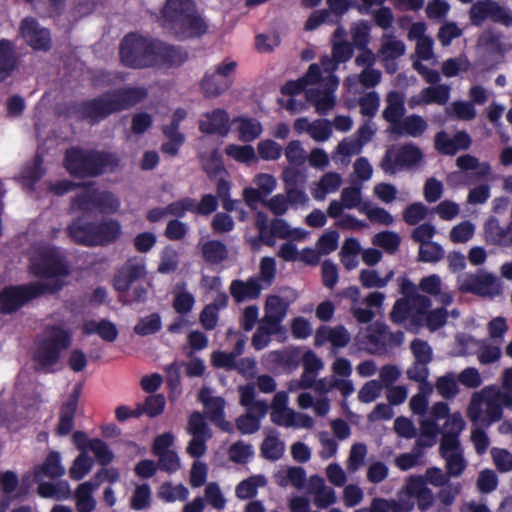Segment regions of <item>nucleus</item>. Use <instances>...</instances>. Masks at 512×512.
Here are the masks:
<instances>
[{"label": "nucleus", "instance_id": "nucleus-1", "mask_svg": "<svg viewBox=\"0 0 512 512\" xmlns=\"http://www.w3.org/2000/svg\"><path fill=\"white\" fill-rule=\"evenodd\" d=\"M31 271L44 280L20 286H9L0 292V310L11 313L29 300L46 292H53L63 285L62 279L67 276L68 269L60 254L50 247L42 248L33 257Z\"/></svg>", "mask_w": 512, "mask_h": 512}, {"label": "nucleus", "instance_id": "nucleus-2", "mask_svg": "<svg viewBox=\"0 0 512 512\" xmlns=\"http://www.w3.org/2000/svg\"><path fill=\"white\" fill-rule=\"evenodd\" d=\"M119 58L123 66L131 69H173L181 67L189 53L183 46L130 32L120 42Z\"/></svg>", "mask_w": 512, "mask_h": 512}, {"label": "nucleus", "instance_id": "nucleus-3", "mask_svg": "<svg viewBox=\"0 0 512 512\" xmlns=\"http://www.w3.org/2000/svg\"><path fill=\"white\" fill-rule=\"evenodd\" d=\"M148 96L145 87H120L88 100L74 103L72 112L80 119L97 124L112 114L129 110Z\"/></svg>", "mask_w": 512, "mask_h": 512}, {"label": "nucleus", "instance_id": "nucleus-4", "mask_svg": "<svg viewBox=\"0 0 512 512\" xmlns=\"http://www.w3.org/2000/svg\"><path fill=\"white\" fill-rule=\"evenodd\" d=\"M160 25L178 40L199 38L208 30L194 0H166Z\"/></svg>", "mask_w": 512, "mask_h": 512}, {"label": "nucleus", "instance_id": "nucleus-5", "mask_svg": "<svg viewBox=\"0 0 512 512\" xmlns=\"http://www.w3.org/2000/svg\"><path fill=\"white\" fill-rule=\"evenodd\" d=\"M119 165L116 154L97 150L68 149L64 157L66 170L77 177L99 176L106 170L113 171Z\"/></svg>", "mask_w": 512, "mask_h": 512}, {"label": "nucleus", "instance_id": "nucleus-6", "mask_svg": "<svg viewBox=\"0 0 512 512\" xmlns=\"http://www.w3.org/2000/svg\"><path fill=\"white\" fill-rule=\"evenodd\" d=\"M499 395L497 385H488L472 393L466 408V416L472 426L490 427L502 419Z\"/></svg>", "mask_w": 512, "mask_h": 512}, {"label": "nucleus", "instance_id": "nucleus-7", "mask_svg": "<svg viewBox=\"0 0 512 512\" xmlns=\"http://www.w3.org/2000/svg\"><path fill=\"white\" fill-rule=\"evenodd\" d=\"M120 207L119 199L110 191H101L94 184H83L82 189L70 201V211L85 217L111 215Z\"/></svg>", "mask_w": 512, "mask_h": 512}, {"label": "nucleus", "instance_id": "nucleus-8", "mask_svg": "<svg viewBox=\"0 0 512 512\" xmlns=\"http://www.w3.org/2000/svg\"><path fill=\"white\" fill-rule=\"evenodd\" d=\"M70 345L71 333L68 330L60 326L46 329L34 354L37 368L49 371L59 361L61 352Z\"/></svg>", "mask_w": 512, "mask_h": 512}, {"label": "nucleus", "instance_id": "nucleus-9", "mask_svg": "<svg viewBox=\"0 0 512 512\" xmlns=\"http://www.w3.org/2000/svg\"><path fill=\"white\" fill-rule=\"evenodd\" d=\"M271 421L278 426L294 429H312L315 420L310 415L289 407V396L285 391L277 392L271 403Z\"/></svg>", "mask_w": 512, "mask_h": 512}, {"label": "nucleus", "instance_id": "nucleus-10", "mask_svg": "<svg viewBox=\"0 0 512 512\" xmlns=\"http://www.w3.org/2000/svg\"><path fill=\"white\" fill-rule=\"evenodd\" d=\"M468 15L470 23L475 27H481L487 20L505 27L512 26L511 12L495 0H477L473 2Z\"/></svg>", "mask_w": 512, "mask_h": 512}, {"label": "nucleus", "instance_id": "nucleus-11", "mask_svg": "<svg viewBox=\"0 0 512 512\" xmlns=\"http://www.w3.org/2000/svg\"><path fill=\"white\" fill-rule=\"evenodd\" d=\"M235 61L224 60L214 70L205 72L200 81V89L206 98H215L228 90L232 84L230 75L235 71Z\"/></svg>", "mask_w": 512, "mask_h": 512}, {"label": "nucleus", "instance_id": "nucleus-12", "mask_svg": "<svg viewBox=\"0 0 512 512\" xmlns=\"http://www.w3.org/2000/svg\"><path fill=\"white\" fill-rule=\"evenodd\" d=\"M449 411L447 403L437 402L428 414L425 412L420 414L422 418L418 428V447H431L437 442V437L441 432L437 422L447 417Z\"/></svg>", "mask_w": 512, "mask_h": 512}, {"label": "nucleus", "instance_id": "nucleus-13", "mask_svg": "<svg viewBox=\"0 0 512 512\" xmlns=\"http://www.w3.org/2000/svg\"><path fill=\"white\" fill-rule=\"evenodd\" d=\"M460 290L481 297L494 298L502 293V282L495 274L478 270L463 279Z\"/></svg>", "mask_w": 512, "mask_h": 512}, {"label": "nucleus", "instance_id": "nucleus-14", "mask_svg": "<svg viewBox=\"0 0 512 512\" xmlns=\"http://www.w3.org/2000/svg\"><path fill=\"white\" fill-rule=\"evenodd\" d=\"M119 234V226H68V235L75 242L87 246L107 244Z\"/></svg>", "mask_w": 512, "mask_h": 512}, {"label": "nucleus", "instance_id": "nucleus-15", "mask_svg": "<svg viewBox=\"0 0 512 512\" xmlns=\"http://www.w3.org/2000/svg\"><path fill=\"white\" fill-rule=\"evenodd\" d=\"M416 164V145L408 143L404 145H391L385 151L380 162L384 173L394 175L407 167Z\"/></svg>", "mask_w": 512, "mask_h": 512}, {"label": "nucleus", "instance_id": "nucleus-16", "mask_svg": "<svg viewBox=\"0 0 512 512\" xmlns=\"http://www.w3.org/2000/svg\"><path fill=\"white\" fill-rule=\"evenodd\" d=\"M416 499V479L410 477L405 488L399 493L398 501L375 498L370 505V512H391L395 509L410 511Z\"/></svg>", "mask_w": 512, "mask_h": 512}, {"label": "nucleus", "instance_id": "nucleus-17", "mask_svg": "<svg viewBox=\"0 0 512 512\" xmlns=\"http://www.w3.org/2000/svg\"><path fill=\"white\" fill-rule=\"evenodd\" d=\"M399 290L402 298L398 299L391 311V319L395 323H403L412 315V309L416 304V287L407 277L398 278Z\"/></svg>", "mask_w": 512, "mask_h": 512}, {"label": "nucleus", "instance_id": "nucleus-18", "mask_svg": "<svg viewBox=\"0 0 512 512\" xmlns=\"http://www.w3.org/2000/svg\"><path fill=\"white\" fill-rule=\"evenodd\" d=\"M20 33L25 42L34 50L48 51L51 48L49 29L41 27L35 18H24L20 23Z\"/></svg>", "mask_w": 512, "mask_h": 512}, {"label": "nucleus", "instance_id": "nucleus-19", "mask_svg": "<svg viewBox=\"0 0 512 512\" xmlns=\"http://www.w3.org/2000/svg\"><path fill=\"white\" fill-rule=\"evenodd\" d=\"M199 400L204 405L211 422L224 432H233V425L224 419L225 401L223 398L214 396L211 389L203 388L199 393Z\"/></svg>", "mask_w": 512, "mask_h": 512}, {"label": "nucleus", "instance_id": "nucleus-20", "mask_svg": "<svg viewBox=\"0 0 512 512\" xmlns=\"http://www.w3.org/2000/svg\"><path fill=\"white\" fill-rule=\"evenodd\" d=\"M439 454L445 462V469L452 478L460 477L467 468V460L461 443H440Z\"/></svg>", "mask_w": 512, "mask_h": 512}, {"label": "nucleus", "instance_id": "nucleus-21", "mask_svg": "<svg viewBox=\"0 0 512 512\" xmlns=\"http://www.w3.org/2000/svg\"><path fill=\"white\" fill-rule=\"evenodd\" d=\"M231 120L228 112L222 108H215L206 112L199 120L198 129L205 135H219L226 137L231 129Z\"/></svg>", "mask_w": 512, "mask_h": 512}, {"label": "nucleus", "instance_id": "nucleus-22", "mask_svg": "<svg viewBox=\"0 0 512 512\" xmlns=\"http://www.w3.org/2000/svg\"><path fill=\"white\" fill-rule=\"evenodd\" d=\"M431 301L426 296L418 295V326H423L434 332L442 328L447 323L449 312L444 307L422 311L428 308Z\"/></svg>", "mask_w": 512, "mask_h": 512}, {"label": "nucleus", "instance_id": "nucleus-23", "mask_svg": "<svg viewBox=\"0 0 512 512\" xmlns=\"http://www.w3.org/2000/svg\"><path fill=\"white\" fill-rule=\"evenodd\" d=\"M217 207V198L212 194H205L200 202L190 197H184L171 203L172 210L182 214V216H184L186 212L198 215H210L216 211Z\"/></svg>", "mask_w": 512, "mask_h": 512}, {"label": "nucleus", "instance_id": "nucleus-24", "mask_svg": "<svg viewBox=\"0 0 512 512\" xmlns=\"http://www.w3.org/2000/svg\"><path fill=\"white\" fill-rule=\"evenodd\" d=\"M472 140L466 131H458L453 137L445 131H440L436 134L434 146L436 150L442 155H455L459 150H467L471 146Z\"/></svg>", "mask_w": 512, "mask_h": 512}, {"label": "nucleus", "instance_id": "nucleus-25", "mask_svg": "<svg viewBox=\"0 0 512 512\" xmlns=\"http://www.w3.org/2000/svg\"><path fill=\"white\" fill-rule=\"evenodd\" d=\"M146 274L144 259L134 257L129 259L119 270L114 285L118 291H126L133 282L143 278Z\"/></svg>", "mask_w": 512, "mask_h": 512}, {"label": "nucleus", "instance_id": "nucleus-26", "mask_svg": "<svg viewBox=\"0 0 512 512\" xmlns=\"http://www.w3.org/2000/svg\"><path fill=\"white\" fill-rule=\"evenodd\" d=\"M292 300L279 294H272L266 298L263 322L272 327H279L285 319Z\"/></svg>", "mask_w": 512, "mask_h": 512}, {"label": "nucleus", "instance_id": "nucleus-27", "mask_svg": "<svg viewBox=\"0 0 512 512\" xmlns=\"http://www.w3.org/2000/svg\"><path fill=\"white\" fill-rule=\"evenodd\" d=\"M308 235L307 231L291 226H260L259 237L266 245L272 246L277 239L302 240Z\"/></svg>", "mask_w": 512, "mask_h": 512}, {"label": "nucleus", "instance_id": "nucleus-28", "mask_svg": "<svg viewBox=\"0 0 512 512\" xmlns=\"http://www.w3.org/2000/svg\"><path fill=\"white\" fill-rule=\"evenodd\" d=\"M266 401H258L247 409V413L236 420V426L242 434H253L260 429L261 421L267 414Z\"/></svg>", "mask_w": 512, "mask_h": 512}, {"label": "nucleus", "instance_id": "nucleus-29", "mask_svg": "<svg viewBox=\"0 0 512 512\" xmlns=\"http://www.w3.org/2000/svg\"><path fill=\"white\" fill-rule=\"evenodd\" d=\"M350 334L343 326H323L316 331L315 345L323 346L331 343L335 348H343L350 342Z\"/></svg>", "mask_w": 512, "mask_h": 512}, {"label": "nucleus", "instance_id": "nucleus-30", "mask_svg": "<svg viewBox=\"0 0 512 512\" xmlns=\"http://www.w3.org/2000/svg\"><path fill=\"white\" fill-rule=\"evenodd\" d=\"M390 337L387 327L378 322L370 325L365 332L366 344L372 353H380L390 345Z\"/></svg>", "mask_w": 512, "mask_h": 512}, {"label": "nucleus", "instance_id": "nucleus-31", "mask_svg": "<svg viewBox=\"0 0 512 512\" xmlns=\"http://www.w3.org/2000/svg\"><path fill=\"white\" fill-rule=\"evenodd\" d=\"M262 289L259 280L254 277L246 281L234 280L230 285V293L237 302L258 298Z\"/></svg>", "mask_w": 512, "mask_h": 512}, {"label": "nucleus", "instance_id": "nucleus-32", "mask_svg": "<svg viewBox=\"0 0 512 512\" xmlns=\"http://www.w3.org/2000/svg\"><path fill=\"white\" fill-rule=\"evenodd\" d=\"M442 437L440 443H461L460 435L466 427V422L460 412L450 414L444 418Z\"/></svg>", "mask_w": 512, "mask_h": 512}, {"label": "nucleus", "instance_id": "nucleus-33", "mask_svg": "<svg viewBox=\"0 0 512 512\" xmlns=\"http://www.w3.org/2000/svg\"><path fill=\"white\" fill-rule=\"evenodd\" d=\"M232 123H238V138L245 143L256 140L263 132L262 124L256 118L238 116L232 120Z\"/></svg>", "mask_w": 512, "mask_h": 512}, {"label": "nucleus", "instance_id": "nucleus-34", "mask_svg": "<svg viewBox=\"0 0 512 512\" xmlns=\"http://www.w3.org/2000/svg\"><path fill=\"white\" fill-rule=\"evenodd\" d=\"M15 45L11 40H0V82L7 79L16 68Z\"/></svg>", "mask_w": 512, "mask_h": 512}, {"label": "nucleus", "instance_id": "nucleus-35", "mask_svg": "<svg viewBox=\"0 0 512 512\" xmlns=\"http://www.w3.org/2000/svg\"><path fill=\"white\" fill-rule=\"evenodd\" d=\"M99 487V482L87 481L80 484L75 491L76 508L78 512H92L96 506L93 492Z\"/></svg>", "mask_w": 512, "mask_h": 512}, {"label": "nucleus", "instance_id": "nucleus-36", "mask_svg": "<svg viewBox=\"0 0 512 512\" xmlns=\"http://www.w3.org/2000/svg\"><path fill=\"white\" fill-rule=\"evenodd\" d=\"M276 483L281 487L291 485L297 489L303 487L306 481V472L301 467H287L278 470L275 475Z\"/></svg>", "mask_w": 512, "mask_h": 512}, {"label": "nucleus", "instance_id": "nucleus-37", "mask_svg": "<svg viewBox=\"0 0 512 512\" xmlns=\"http://www.w3.org/2000/svg\"><path fill=\"white\" fill-rule=\"evenodd\" d=\"M200 248L203 258L211 264H219L228 257L226 246L217 240H205L202 238Z\"/></svg>", "mask_w": 512, "mask_h": 512}, {"label": "nucleus", "instance_id": "nucleus-38", "mask_svg": "<svg viewBox=\"0 0 512 512\" xmlns=\"http://www.w3.org/2000/svg\"><path fill=\"white\" fill-rule=\"evenodd\" d=\"M78 403V395L74 393L63 404L60 413L59 424L57 426V433L59 435H66L73 429V419Z\"/></svg>", "mask_w": 512, "mask_h": 512}, {"label": "nucleus", "instance_id": "nucleus-39", "mask_svg": "<svg viewBox=\"0 0 512 512\" xmlns=\"http://www.w3.org/2000/svg\"><path fill=\"white\" fill-rule=\"evenodd\" d=\"M386 108L382 113V117L388 123L403 118L405 114L404 98L397 91H391L386 98Z\"/></svg>", "mask_w": 512, "mask_h": 512}, {"label": "nucleus", "instance_id": "nucleus-40", "mask_svg": "<svg viewBox=\"0 0 512 512\" xmlns=\"http://www.w3.org/2000/svg\"><path fill=\"white\" fill-rule=\"evenodd\" d=\"M83 331L86 334H98L103 340L112 342L117 338L118 331L116 326L107 320H89L83 325Z\"/></svg>", "mask_w": 512, "mask_h": 512}, {"label": "nucleus", "instance_id": "nucleus-41", "mask_svg": "<svg viewBox=\"0 0 512 512\" xmlns=\"http://www.w3.org/2000/svg\"><path fill=\"white\" fill-rule=\"evenodd\" d=\"M65 474V468L61 464V455L58 452H51L45 462L38 468L35 473V477L38 480L42 479V476L49 478H59Z\"/></svg>", "mask_w": 512, "mask_h": 512}, {"label": "nucleus", "instance_id": "nucleus-42", "mask_svg": "<svg viewBox=\"0 0 512 512\" xmlns=\"http://www.w3.org/2000/svg\"><path fill=\"white\" fill-rule=\"evenodd\" d=\"M342 183L340 174L327 172L319 180L317 187L312 190V195L317 200H322L329 193L336 192Z\"/></svg>", "mask_w": 512, "mask_h": 512}, {"label": "nucleus", "instance_id": "nucleus-43", "mask_svg": "<svg viewBox=\"0 0 512 512\" xmlns=\"http://www.w3.org/2000/svg\"><path fill=\"white\" fill-rule=\"evenodd\" d=\"M442 281L441 278L436 275H430L421 279L418 288L423 292L433 296H439V302L443 305H449L452 303L453 298L448 293L441 292Z\"/></svg>", "mask_w": 512, "mask_h": 512}, {"label": "nucleus", "instance_id": "nucleus-44", "mask_svg": "<svg viewBox=\"0 0 512 512\" xmlns=\"http://www.w3.org/2000/svg\"><path fill=\"white\" fill-rule=\"evenodd\" d=\"M343 295L346 298L351 300V302H352L351 310H352L354 317L357 319V321H359L361 323H367L374 318L375 313L372 310L364 309L359 305L360 304V290L358 287H356V286L348 287L343 292Z\"/></svg>", "mask_w": 512, "mask_h": 512}, {"label": "nucleus", "instance_id": "nucleus-45", "mask_svg": "<svg viewBox=\"0 0 512 512\" xmlns=\"http://www.w3.org/2000/svg\"><path fill=\"white\" fill-rule=\"evenodd\" d=\"M38 492L44 498H55L57 500H65L71 497V488L67 481L41 483Z\"/></svg>", "mask_w": 512, "mask_h": 512}, {"label": "nucleus", "instance_id": "nucleus-46", "mask_svg": "<svg viewBox=\"0 0 512 512\" xmlns=\"http://www.w3.org/2000/svg\"><path fill=\"white\" fill-rule=\"evenodd\" d=\"M284 451V442L274 432L269 433L261 445V453L266 459L277 460L282 457Z\"/></svg>", "mask_w": 512, "mask_h": 512}, {"label": "nucleus", "instance_id": "nucleus-47", "mask_svg": "<svg viewBox=\"0 0 512 512\" xmlns=\"http://www.w3.org/2000/svg\"><path fill=\"white\" fill-rule=\"evenodd\" d=\"M267 480L263 475H253L241 481L235 490L236 496L239 499H248L257 494L259 487L265 486Z\"/></svg>", "mask_w": 512, "mask_h": 512}, {"label": "nucleus", "instance_id": "nucleus-48", "mask_svg": "<svg viewBox=\"0 0 512 512\" xmlns=\"http://www.w3.org/2000/svg\"><path fill=\"white\" fill-rule=\"evenodd\" d=\"M450 96V88L447 85L430 86L422 90L421 97L418 98V104L423 103H437L444 105L447 103Z\"/></svg>", "mask_w": 512, "mask_h": 512}, {"label": "nucleus", "instance_id": "nucleus-49", "mask_svg": "<svg viewBox=\"0 0 512 512\" xmlns=\"http://www.w3.org/2000/svg\"><path fill=\"white\" fill-rule=\"evenodd\" d=\"M445 256V251L441 245L432 241H420L418 250V260L427 263H437Z\"/></svg>", "mask_w": 512, "mask_h": 512}, {"label": "nucleus", "instance_id": "nucleus-50", "mask_svg": "<svg viewBox=\"0 0 512 512\" xmlns=\"http://www.w3.org/2000/svg\"><path fill=\"white\" fill-rule=\"evenodd\" d=\"M435 387L438 393L445 399L456 397L459 392L458 379L455 373L449 372L437 379Z\"/></svg>", "mask_w": 512, "mask_h": 512}, {"label": "nucleus", "instance_id": "nucleus-51", "mask_svg": "<svg viewBox=\"0 0 512 512\" xmlns=\"http://www.w3.org/2000/svg\"><path fill=\"white\" fill-rule=\"evenodd\" d=\"M173 296V305L178 313L185 314L192 309L195 300L193 295L187 291L186 285L184 283L175 285L173 289Z\"/></svg>", "mask_w": 512, "mask_h": 512}, {"label": "nucleus", "instance_id": "nucleus-52", "mask_svg": "<svg viewBox=\"0 0 512 512\" xmlns=\"http://www.w3.org/2000/svg\"><path fill=\"white\" fill-rule=\"evenodd\" d=\"M426 24L418 21V62L421 60L428 61L434 58L433 44L431 37L425 35Z\"/></svg>", "mask_w": 512, "mask_h": 512}, {"label": "nucleus", "instance_id": "nucleus-53", "mask_svg": "<svg viewBox=\"0 0 512 512\" xmlns=\"http://www.w3.org/2000/svg\"><path fill=\"white\" fill-rule=\"evenodd\" d=\"M225 154L239 163L250 164L256 161L255 150L251 145L229 144L225 148Z\"/></svg>", "mask_w": 512, "mask_h": 512}, {"label": "nucleus", "instance_id": "nucleus-54", "mask_svg": "<svg viewBox=\"0 0 512 512\" xmlns=\"http://www.w3.org/2000/svg\"><path fill=\"white\" fill-rule=\"evenodd\" d=\"M394 277V271L390 270L385 277H380L375 270H362L360 282L366 288H384Z\"/></svg>", "mask_w": 512, "mask_h": 512}, {"label": "nucleus", "instance_id": "nucleus-55", "mask_svg": "<svg viewBox=\"0 0 512 512\" xmlns=\"http://www.w3.org/2000/svg\"><path fill=\"white\" fill-rule=\"evenodd\" d=\"M157 495L163 501L175 502L185 500L189 495V491L181 484L172 485L164 483L160 486Z\"/></svg>", "mask_w": 512, "mask_h": 512}, {"label": "nucleus", "instance_id": "nucleus-56", "mask_svg": "<svg viewBox=\"0 0 512 512\" xmlns=\"http://www.w3.org/2000/svg\"><path fill=\"white\" fill-rule=\"evenodd\" d=\"M499 402L501 408L506 407L512 410V367L503 370L501 375V386H498Z\"/></svg>", "mask_w": 512, "mask_h": 512}, {"label": "nucleus", "instance_id": "nucleus-57", "mask_svg": "<svg viewBox=\"0 0 512 512\" xmlns=\"http://www.w3.org/2000/svg\"><path fill=\"white\" fill-rule=\"evenodd\" d=\"M485 234L487 240L494 244L512 245V226H487Z\"/></svg>", "mask_w": 512, "mask_h": 512}, {"label": "nucleus", "instance_id": "nucleus-58", "mask_svg": "<svg viewBox=\"0 0 512 512\" xmlns=\"http://www.w3.org/2000/svg\"><path fill=\"white\" fill-rule=\"evenodd\" d=\"M388 132L395 136L407 134L416 137V114H411L405 119L400 118L399 120L391 122Z\"/></svg>", "mask_w": 512, "mask_h": 512}, {"label": "nucleus", "instance_id": "nucleus-59", "mask_svg": "<svg viewBox=\"0 0 512 512\" xmlns=\"http://www.w3.org/2000/svg\"><path fill=\"white\" fill-rule=\"evenodd\" d=\"M279 330V327H272L270 324L262 321L252 337V346L256 350L266 348L271 341V336L278 333Z\"/></svg>", "mask_w": 512, "mask_h": 512}, {"label": "nucleus", "instance_id": "nucleus-60", "mask_svg": "<svg viewBox=\"0 0 512 512\" xmlns=\"http://www.w3.org/2000/svg\"><path fill=\"white\" fill-rule=\"evenodd\" d=\"M186 430L191 436L212 437V432L205 422L204 416L199 412H193L190 415Z\"/></svg>", "mask_w": 512, "mask_h": 512}, {"label": "nucleus", "instance_id": "nucleus-61", "mask_svg": "<svg viewBox=\"0 0 512 512\" xmlns=\"http://www.w3.org/2000/svg\"><path fill=\"white\" fill-rule=\"evenodd\" d=\"M92 467V458L87 452H81L70 467L69 476L74 480H81L91 471Z\"/></svg>", "mask_w": 512, "mask_h": 512}, {"label": "nucleus", "instance_id": "nucleus-62", "mask_svg": "<svg viewBox=\"0 0 512 512\" xmlns=\"http://www.w3.org/2000/svg\"><path fill=\"white\" fill-rule=\"evenodd\" d=\"M367 455V447L362 443H355L350 449L346 462L347 470L354 473L364 464Z\"/></svg>", "mask_w": 512, "mask_h": 512}, {"label": "nucleus", "instance_id": "nucleus-63", "mask_svg": "<svg viewBox=\"0 0 512 512\" xmlns=\"http://www.w3.org/2000/svg\"><path fill=\"white\" fill-rule=\"evenodd\" d=\"M254 454L252 445L243 441L233 443L229 450V459L235 463H246Z\"/></svg>", "mask_w": 512, "mask_h": 512}, {"label": "nucleus", "instance_id": "nucleus-64", "mask_svg": "<svg viewBox=\"0 0 512 512\" xmlns=\"http://www.w3.org/2000/svg\"><path fill=\"white\" fill-rule=\"evenodd\" d=\"M161 328V319L158 314H151L143 317L135 325L134 331L141 336H147L156 333Z\"/></svg>", "mask_w": 512, "mask_h": 512}]
</instances>
